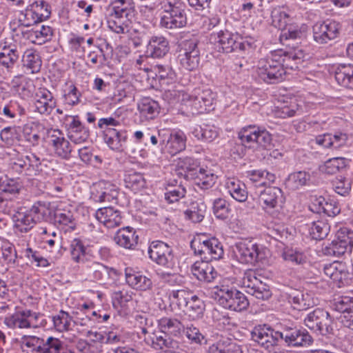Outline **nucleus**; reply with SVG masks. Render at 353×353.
<instances>
[{
    "instance_id": "26",
    "label": "nucleus",
    "mask_w": 353,
    "mask_h": 353,
    "mask_svg": "<svg viewBox=\"0 0 353 353\" xmlns=\"http://www.w3.org/2000/svg\"><path fill=\"white\" fill-rule=\"evenodd\" d=\"M97 200L99 202H113L117 200L119 192L117 186L106 181H100L96 185Z\"/></svg>"
},
{
    "instance_id": "43",
    "label": "nucleus",
    "mask_w": 353,
    "mask_h": 353,
    "mask_svg": "<svg viewBox=\"0 0 353 353\" xmlns=\"http://www.w3.org/2000/svg\"><path fill=\"white\" fill-rule=\"evenodd\" d=\"M81 97V93L79 91L74 84L70 83H65V88L63 90L62 99L63 103L69 106H75L78 105Z\"/></svg>"
},
{
    "instance_id": "14",
    "label": "nucleus",
    "mask_w": 353,
    "mask_h": 353,
    "mask_svg": "<svg viewBox=\"0 0 353 353\" xmlns=\"http://www.w3.org/2000/svg\"><path fill=\"white\" fill-rule=\"evenodd\" d=\"M150 258L157 264L171 268L173 266L172 249L167 243L157 241H153L148 250Z\"/></svg>"
},
{
    "instance_id": "59",
    "label": "nucleus",
    "mask_w": 353,
    "mask_h": 353,
    "mask_svg": "<svg viewBox=\"0 0 353 353\" xmlns=\"http://www.w3.org/2000/svg\"><path fill=\"white\" fill-rule=\"evenodd\" d=\"M332 307L336 311L347 314L353 311V297L349 296H341L334 299Z\"/></svg>"
},
{
    "instance_id": "32",
    "label": "nucleus",
    "mask_w": 353,
    "mask_h": 353,
    "mask_svg": "<svg viewBox=\"0 0 353 353\" xmlns=\"http://www.w3.org/2000/svg\"><path fill=\"white\" fill-rule=\"evenodd\" d=\"M192 179L194 181L196 185L203 190L209 189L215 183L216 176L208 168H199Z\"/></svg>"
},
{
    "instance_id": "63",
    "label": "nucleus",
    "mask_w": 353,
    "mask_h": 353,
    "mask_svg": "<svg viewBox=\"0 0 353 353\" xmlns=\"http://www.w3.org/2000/svg\"><path fill=\"white\" fill-rule=\"evenodd\" d=\"M185 193V189L181 185L171 187L170 189L165 193V199L168 203H172L179 201L180 199L183 198Z\"/></svg>"
},
{
    "instance_id": "36",
    "label": "nucleus",
    "mask_w": 353,
    "mask_h": 353,
    "mask_svg": "<svg viewBox=\"0 0 353 353\" xmlns=\"http://www.w3.org/2000/svg\"><path fill=\"white\" fill-rule=\"evenodd\" d=\"M138 109L146 119H152L159 114V105L154 100L145 97L139 103Z\"/></svg>"
},
{
    "instance_id": "62",
    "label": "nucleus",
    "mask_w": 353,
    "mask_h": 353,
    "mask_svg": "<svg viewBox=\"0 0 353 353\" xmlns=\"http://www.w3.org/2000/svg\"><path fill=\"white\" fill-rule=\"evenodd\" d=\"M37 125L35 123H27L23 126V134L26 141L33 145L38 144L40 135L36 130Z\"/></svg>"
},
{
    "instance_id": "42",
    "label": "nucleus",
    "mask_w": 353,
    "mask_h": 353,
    "mask_svg": "<svg viewBox=\"0 0 353 353\" xmlns=\"http://www.w3.org/2000/svg\"><path fill=\"white\" fill-rule=\"evenodd\" d=\"M41 353H74L65 347L63 343L59 339L48 336L44 340Z\"/></svg>"
},
{
    "instance_id": "38",
    "label": "nucleus",
    "mask_w": 353,
    "mask_h": 353,
    "mask_svg": "<svg viewBox=\"0 0 353 353\" xmlns=\"http://www.w3.org/2000/svg\"><path fill=\"white\" fill-rule=\"evenodd\" d=\"M288 302L294 309L299 311L305 310L314 304L308 294H304L301 292L297 291L289 295Z\"/></svg>"
},
{
    "instance_id": "54",
    "label": "nucleus",
    "mask_w": 353,
    "mask_h": 353,
    "mask_svg": "<svg viewBox=\"0 0 353 353\" xmlns=\"http://www.w3.org/2000/svg\"><path fill=\"white\" fill-rule=\"evenodd\" d=\"M316 205H318L319 210L328 216L334 217L341 212V208L336 201L333 199L325 200L323 197H319L316 200Z\"/></svg>"
},
{
    "instance_id": "48",
    "label": "nucleus",
    "mask_w": 353,
    "mask_h": 353,
    "mask_svg": "<svg viewBox=\"0 0 353 353\" xmlns=\"http://www.w3.org/2000/svg\"><path fill=\"white\" fill-rule=\"evenodd\" d=\"M44 340V338L36 336L23 335L20 340V344L23 350L26 348L32 353H41Z\"/></svg>"
},
{
    "instance_id": "13",
    "label": "nucleus",
    "mask_w": 353,
    "mask_h": 353,
    "mask_svg": "<svg viewBox=\"0 0 353 353\" xmlns=\"http://www.w3.org/2000/svg\"><path fill=\"white\" fill-rule=\"evenodd\" d=\"M252 339L265 349L271 350L280 340V332L263 325L254 327L251 332Z\"/></svg>"
},
{
    "instance_id": "29",
    "label": "nucleus",
    "mask_w": 353,
    "mask_h": 353,
    "mask_svg": "<svg viewBox=\"0 0 353 353\" xmlns=\"http://www.w3.org/2000/svg\"><path fill=\"white\" fill-rule=\"evenodd\" d=\"M169 51L168 41L163 37H152L150 40L146 50L148 57L161 58Z\"/></svg>"
},
{
    "instance_id": "52",
    "label": "nucleus",
    "mask_w": 353,
    "mask_h": 353,
    "mask_svg": "<svg viewBox=\"0 0 353 353\" xmlns=\"http://www.w3.org/2000/svg\"><path fill=\"white\" fill-rule=\"evenodd\" d=\"M177 167L183 170L184 173L180 172L181 174H183L187 178L192 179L194 174V172H197L200 168L198 161L194 158L185 157L180 158L177 163Z\"/></svg>"
},
{
    "instance_id": "49",
    "label": "nucleus",
    "mask_w": 353,
    "mask_h": 353,
    "mask_svg": "<svg viewBox=\"0 0 353 353\" xmlns=\"http://www.w3.org/2000/svg\"><path fill=\"white\" fill-rule=\"evenodd\" d=\"M192 296V293L185 289L172 290L170 293L169 298L173 305H176L178 309L185 308L188 305V302Z\"/></svg>"
},
{
    "instance_id": "19",
    "label": "nucleus",
    "mask_w": 353,
    "mask_h": 353,
    "mask_svg": "<svg viewBox=\"0 0 353 353\" xmlns=\"http://www.w3.org/2000/svg\"><path fill=\"white\" fill-rule=\"evenodd\" d=\"M349 135L342 132H335L334 134L325 133L316 137V143L325 148L340 149L347 145Z\"/></svg>"
},
{
    "instance_id": "12",
    "label": "nucleus",
    "mask_w": 353,
    "mask_h": 353,
    "mask_svg": "<svg viewBox=\"0 0 353 353\" xmlns=\"http://www.w3.org/2000/svg\"><path fill=\"white\" fill-rule=\"evenodd\" d=\"M158 137L160 139L161 150L171 155H174L185 148L186 137L181 131L173 133L159 131Z\"/></svg>"
},
{
    "instance_id": "6",
    "label": "nucleus",
    "mask_w": 353,
    "mask_h": 353,
    "mask_svg": "<svg viewBox=\"0 0 353 353\" xmlns=\"http://www.w3.org/2000/svg\"><path fill=\"white\" fill-rule=\"evenodd\" d=\"M234 253L242 263L254 264L265 259V250L251 240H242L236 243Z\"/></svg>"
},
{
    "instance_id": "11",
    "label": "nucleus",
    "mask_w": 353,
    "mask_h": 353,
    "mask_svg": "<svg viewBox=\"0 0 353 353\" xmlns=\"http://www.w3.org/2000/svg\"><path fill=\"white\" fill-rule=\"evenodd\" d=\"M242 285L246 292L259 300H268L272 296L269 286L256 277L255 272L248 271L242 279Z\"/></svg>"
},
{
    "instance_id": "51",
    "label": "nucleus",
    "mask_w": 353,
    "mask_h": 353,
    "mask_svg": "<svg viewBox=\"0 0 353 353\" xmlns=\"http://www.w3.org/2000/svg\"><path fill=\"white\" fill-rule=\"evenodd\" d=\"M124 183L127 188L137 192L145 188L146 182L142 174L133 172L125 175Z\"/></svg>"
},
{
    "instance_id": "10",
    "label": "nucleus",
    "mask_w": 353,
    "mask_h": 353,
    "mask_svg": "<svg viewBox=\"0 0 353 353\" xmlns=\"http://www.w3.org/2000/svg\"><path fill=\"white\" fill-rule=\"evenodd\" d=\"M43 205L32 206L30 209L21 208L13 216L14 228L16 232L26 233L34 225L39 217L36 216L41 212Z\"/></svg>"
},
{
    "instance_id": "58",
    "label": "nucleus",
    "mask_w": 353,
    "mask_h": 353,
    "mask_svg": "<svg viewBox=\"0 0 353 353\" xmlns=\"http://www.w3.org/2000/svg\"><path fill=\"white\" fill-rule=\"evenodd\" d=\"M310 179V176L308 173L299 171L289 175L287 184L292 189H298L299 187L305 185Z\"/></svg>"
},
{
    "instance_id": "16",
    "label": "nucleus",
    "mask_w": 353,
    "mask_h": 353,
    "mask_svg": "<svg viewBox=\"0 0 353 353\" xmlns=\"http://www.w3.org/2000/svg\"><path fill=\"white\" fill-rule=\"evenodd\" d=\"M68 137L75 144H80L87 141L90 132L81 122L78 116H67L65 118Z\"/></svg>"
},
{
    "instance_id": "39",
    "label": "nucleus",
    "mask_w": 353,
    "mask_h": 353,
    "mask_svg": "<svg viewBox=\"0 0 353 353\" xmlns=\"http://www.w3.org/2000/svg\"><path fill=\"white\" fill-rule=\"evenodd\" d=\"M72 207L69 208H58L54 212V221L60 226H68L71 229L75 228V219Z\"/></svg>"
},
{
    "instance_id": "30",
    "label": "nucleus",
    "mask_w": 353,
    "mask_h": 353,
    "mask_svg": "<svg viewBox=\"0 0 353 353\" xmlns=\"http://www.w3.org/2000/svg\"><path fill=\"white\" fill-rule=\"evenodd\" d=\"M114 239L119 245L126 249H132L137 244L138 235L133 228L127 227L119 230Z\"/></svg>"
},
{
    "instance_id": "47",
    "label": "nucleus",
    "mask_w": 353,
    "mask_h": 353,
    "mask_svg": "<svg viewBox=\"0 0 353 353\" xmlns=\"http://www.w3.org/2000/svg\"><path fill=\"white\" fill-rule=\"evenodd\" d=\"M281 256L285 261L292 265H302L307 261L306 256L302 252L289 247L282 250Z\"/></svg>"
},
{
    "instance_id": "27",
    "label": "nucleus",
    "mask_w": 353,
    "mask_h": 353,
    "mask_svg": "<svg viewBox=\"0 0 353 353\" xmlns=\"http://www.w3.org/2000/svg\"><path fill=\"white\" fill-rule=\"evenodd\" d=\"M19 57V54L14 44L8 41L0 43V64L7 68H12Z\"/></svg>"
},
{
    "instance_id": "35",
    "label": "nucleus",
    "mask_w": 353,
    "mask_h": 353,
    "mask_svg": "<svg viewBox=\"0 0 353 353\" xmlns=\"http://www.w3.org/2000/svg\"><path fill=\"white\" fill-rule=\"evenodd\" d=\"M161 332L173 336H178L183 331L184 326L180 321L175 318L163 317L158 321Z\"/></svg>"
},
{
    "instance_id": "2",
    "label": "nucleus",
    "mask_w": 353,
    "mask_h": 353,
    "mask_svg": "<svg viewBox=\"0 0 353 353\" xmlns=\"http://www.w3.org/2000/svg\"><path fill=\"white\" fill-rule=\"evenodd\" d=\"M190 247L195 254L200 256L201 259L209 261L219 260L224 254L223 245L216 238L196 236L192 240Z\"/></svg>"
},
{
    "instance_id": "4",
    "label": "nucleus",
    "mask_w": 353,
    "mask_h": 353,
    "mask_svg": "<svg viewBox=\"0 0 353 353\" xmlns=\"http://www.w3.org/2000/svg\"><path fill=\"white\" fill-rule=\"evenodd\" d=\"M4 323L12 329H29L43 327L46 321L42 314L26 309L6 317Z\"/></svg>"
},
{
    "instance_id": "9",
    "label": "nucleus",
    "mask_w": 353,
    "mask_h": 353,
    "mask_svg": "<svg viewBox=\"0 0 353 353\" xmlns=\"http://www.w3.org/2000/svg\"><path fill=\"white\" fill-rule=\"evenodd\" d=\"M215 98L216 94L211 90L206 89L194 95L183 94L182 102L190 109L192 114L203 113L211 109Z\"/></svg>"
},
{
    "instance_id": "45",
    "label": "nucleus",
    "mask_w": 353,
    "mask_h": 353,
    "mask_svg": "<svg viewBox=\"0 0 353 353\" xmlns=\"http://www.w3.org/2000/svg\"><path fill=\"white\" fill-rule=\"evenodd\" d=\"M257 128L255 125L243 128L238 133L240 142L248 148H255Z\"/></svg>"
},
{
    "instance_id": "55",
    "label": "nucleus",
    "mask_w": 353,
    "mask_h": 353,
    "mask_svg": "<svg viewBox=\"0 0 353 353\" xmlns=\"http://www.w3.org/2000/svg\"><path fill=\"white\" fill-rule=\"evenodd\" d=\"M166 334L161 332L152 338V344L155 348L172 350L178 347V342Z\"/></svg>"
},
{
    "instance_id": "57",
    "label": "nucleus",
    "mask_w": 353,
    "mask_h": 353,
    "mask_svg": "<svg viewBox=\"0 0 353 353\" xmlns=\"http://www.w3.org/2000/svg\"><path fill=\"white\" fill-rule=\"evenodd\" d=\"M52 321L55 329L59 332L68 331L70 329L72 317L63 310H61L57 315L54 316Z\"/></svg>"
},
{
    "instance_id": "24",
    "label": "nucleus",
    "mask_w": 353,
    "mask_h": 353,
    "mask_svg": "<svg viewBox=\"0 0 353 353\" xmlns=\"http://www.w3.org/2000/svg\"><path fill=\"white\" fill-rule=\"evenodd\" d=\"M95 217L108 228L119 226L122 221L120 211L112 207L99 208L95 213Z\"/></svg>"
},
{
    "instance_id": "37",
    "label": "nucleus",
    "mask_w": 353,
    "mask_h": 353,
    "mask_svg": "<svg viewBox=\"0 0 353 353\" xmlns=\"http://www.w3.org/2000/svg\"><path fill=\"white\" fill-rule=\"evenodd\" d=\"M236 36L234 35L228 30H221L216 34V42L220 46L219 50L221 49L223 52L229 53L235 50V43Z\"/></svg>"
},
{
    "instance_id": "64",
    "label": "nucleus",
    "mask_w": 353,
    "mask_h": 353,
    "mask_svg": "<svg viewBox=\"0 0 353 353\" xmlns=\"http://www.w3.org/2000/svg\"><path fill=\"white\" fill-rule=\"evenodd\" d=\"M333 188L338 194L346 196L351 190V184L345 177L340 176L333 181Z\"/></svg>"
},
{
    "instance_id": "22",
    "label": "nucleus",
    "mask_w": 353,
    "mask_h": 353,
    "mask_svg": "<svg viewBox=\"0 0 353 353\" xmlns=\"http://www.w3.org/2000/svg\"><path fill=\"white\" fill-rule=\"evenodd\" d=\"M125 276L127 283L133 289L146 291L152 288V280L140 271L127 268L125 270Z\"/></svg>"
},
{
    "instance_id": "53",
    "label": "nucleus",
    "mask_w": 353,
    "mask_h": 353,
    "mask_svg": "<svg viewBox=\"0 0 353 353\" xmlns=\"http://www.w3.org/2000/svg\"><path fill=\"white\" fill-rule=\"evenodd\" d=\"M330 230V226L326 220L321 219L312 223L310 234L312 239L321 240L325 238Z\"/></svg>"
},
{
    "instance_id": "15",
    "label": "nucleus",
    "mask_w": 353,
    "mask_h": 353,
    "mask_svg": "<svg viewBox=\"0 0 353 353\" xmlns=\"http://www.w3.org/2000/svg\"><path fill=\"white\" fill-rule=\"evenodd\" d=\"M31 7V9H26L25 12L23 11L18 12V22L30 20V17H31L33 22H43L50 18L51 14L50 7L46 2L43 1L39 3L34 1Z\"/></svg>"
},
{
    "instance_id": "44",
    "label": "nucleus",
    "mask_w": 353,
    "mask_h": 353,
    "mask_svg": "<svg viewBox=\"0 0 353 353\" xmlns=\"http://www.w3.org/2000/svg\"><path fill=\"white\" fill-rule=\"evenodd\" d=\"M227 188L230 195L239 202H244L248 199V192L245 185L239 181L230 180L227 183Z\"/></svg>"
},
{
    "instance_id": "31",
    "label": "nucleus",
    "mask_w": 353,
    "mask_h": 353,
    "mask_svg": "<svg viewBox=\"0 0 353 353\" xmlns=\"http://www.w3.org/2000/svg\"><path fill=\"white\" fill-rule=\"evenodd\" d=\"M50 142L58 156L63 159L70 157L72 151L70 142L62 135L59 130L54 131V134L51 135Z\"/></svg>"
},
{
    "instance_id": "25",
    "label": "nucleus",
    "mask_w": 353,
    "mask_h": 353,
    "mask_svg": "<svg viewBox=\"0 0 353 353\" xmlns=\"http://www.w3.org/2000/svg\"><path fill=\"white\" fill-rule=\"evenodd\" d=\"M90 274L92 279L100 284H106L112 276L117 275V271L102 263L94 262L88 267Z\"/></svg>"
},
{
    "instance_id": "60",
    "label": "nucleus",
    "mask_w": 353,
    "mask_h": 353,
    "mask_svg": "<svg viewBox=\"0 0 353 353\" xmlns=\"http://www.w3.org/2000/svg\"><path fill=\"white\" fill-rule=\"evenodd\" d=\"M348 160L343 157H335L327 160L324 165L325 172L333 174L347 166Z\"/></svg>"
},
{
    "instance_id": "33",
    "label": "nucleus",
    "mask_w": 353,
    "mask_h": 353,
    "mask_svg": "<svg viewBox=\"0 0 353 353\" xmlns=\"http://www.w3.org/2000/svg\"><path fill=\"white\" fill-rule=\"evenodd\" d=\"M276 52H281V65L283 68L296 70L299 68V65L304 59V52L301 50H294L289 52H283L282 50L276 51Z\"/></svg>"
},
{
    "instance_id": "20",
    "label": "nucleus",
    "mask_w": 353,
    "mask_h": 353,
    "mask_svg": "<svg viewBox=\"0 0 353 353\" xmlns=\"http://www.w3.org/2000/svg\"><path fill=\"white\" fill-rule=\"evenodd\" d=\"M339 23H314L313 26L314 39L323 44L335 39L339 34Z\"/></svg>"
},
{
    "instance_id": "17",
    "label": "nucleus",
    "mask_w": 353,
    "mask_h": 353,
    "mask_svg": "<svg viewBox=\"0 0 353 353\" xmlns=\"http://www.w3.org/2000/svg\"><path fill=\"white\" fill-rule=\"evenodd\" d=\"M280 339H283L288 345L303 346L310 344L312 336L305 330L296 327H284L280 332Z\"/></svg>"
},
{
    "instance_id": "34",
    "label": "nucleus",
    "mask_w": 353,
    "mask_h": 353,
    "mask_svg": "<svg viewBox=\"0 0 353 353\" xmlns=\"http://www.w3.org/2000/svg\"><path fill=\"white\" fill-rule=\"evenodd\" d=\"M337 83L346 88L353 89V65L348 64L339 65L334 73Z\"/></svg>"
},
{
    "instance_id": "23",
    "label": "nucleus",
    "mask_w": 353,
    "mask_h": 353,
    "mask_svg": "<svg viewBox=\"0 0 353 353\" xmlns=\"http://www.w3.org/2000/svg\"><path fill=\"white\" fill-rule=\"evenodd\" d=\"M56 105L52 94L46 88H40L36 93L35 111L41 114L48 115Z\"/></svg>"
},
{
    "instance_id": "28",
    "label": "nucleus",
    "mask_w": 353,
    "mask_h": 353,
    "mask_svg": "<svg viewBox=\"0 0 353 353\" xmlns=\"http://www.w3.org/2000/svg\"><path fill=\"white\" fill-rule=\"evenodd\" d=\"M104 141L112 150H123V143L126 141L125 131L117 130L114 128H105L103 131Z\"/></svg>"
},
{
    "instance_id": "50",
    "label": "nucleus",
    "mask_w": 353,
    "mask_h": 353,
    "mask_svg": "<svg viewBox=\"0 0 353 353\" xmlns=\"http://www.w3.org/2000/svg\"><path fill=\"white\" fill-rule=\"evenodd\" d=\"M185 308L186 312L190 317L193 320L199 319L203 316L205 310V304L201 299L198 298L196 295L192 294L188 302V305H187Z\"/></svg>"
},
{
    "instance_id": "41",
    "label": "nucleus",
    "mask_w": 353,
    "mask_h": 353,
    "mask_svg": "<svg viewBox=\"0 0 353 353\" xmlns=\"http://www.w3.org/2000/svg\"><path fill=\"white\" fill-rule=\"evenodd\" d=\"M52 36V29L48 26H37L29 34L32 42L41 45L49 41Z\"/></svg>"
},
{
    "instance_id": "46",
    "label": "nucleus",
    "mask_w": 353,
    "mask_h": 353,
    "mask_svg": "<svg viewBox=\"0 0 353 353\" xmlns=\"http://www.w3.org/2000/svg\"><path fill=\"white\" fill-rule=\"evenodd\" d=\"M22 61L23 65L31 70L32 73L39 72L41 67V60L39 54L32 49L25 51Z\"/></svg>"
},
{
    "instance_id": "1",
    "label": "nucleus",
    "mask_w": 353,
    "mask_h": 353,
    "mask_svg": "<svg viewBox=\"0 0 353 353\" xmlns=\"http://www.w3.org/2000/svg\"><path fill=\"white\" fill-rule=\"evenodd\" d=\"M281 52L274 51L265 59L259 61V77L268 83H277L285 79L286 71L281 65Z\"/></svg>"
},
{
    "instance_id": "56",
    "label": "nucleus",
    "mask_w": 353,
    "mask_h": 353,
    "mask_svg": "<svg viewBox=\"0 0 353 353\" xmlns=\"http://www.w3.org/2000/svg\"><path fill=\"white\" fill-rule=\"evenodd\" d=\"M86 247L79 239H74L70 244L72 259L76 263H83L86 254Z\"/></svg>"
},
{
    "instance_id": "61",
    "label": "nucleus",
    "mask_w": 353,
    "mask_h": 353,
    "mask_svg": "<svg viewBox=\"0 0 353 353\" xmlns=\"http://www.w3.org/2000/svg\"><path fill=\"white\" fill-rule=\"evenodd\" d=\"M230 208L228 202L221 198L216 199L213 203V212L219 219H226L230 214Z\"/></svg>"
},
{
    "instance_id": "7",
    "label": "nucleus",
    "mask_w": 353,
    "mask_h": 353,
    "mask_svg": "<svg viewBox=\"0 0 353 353\" xmlns=\"http://www.w3.org/2000/svg\"><path fill=\"white\" fill-rule=\"evenodd\" d=\"M353 248V232L347 228L338 230L336 239L323 248V253L328 256L339 257Z\"/></svg>"
},
{
    "instance_id": "8",
    "label": "nucleus",
    "mask_w": 353,
    "mask_h": 353,
    "mask_svg": "<svg viewBox=\"0 0 353 353\" xmlns=\"http://www.w3.org/2000/svg\"><path fill=\"white\" fill-rule=\"evenodd\" d=\"M304 324L312 331L321 335H327L333 332L332 317L327 311L321 308L308 313L304 319Z\"/></svg>"
},
{
    "instance_id": "5",
    "label": "nucleus",
    "mask_w": 353,
    "mask_h": 353,
    "mask_svg": "<svg viewBox=\"0 0 353 353\" xmlns=\"http://www.w3.org/2000/svg\"><path fill=\"white\" fill-rule=\"evenodd\" d=\"M199 43L198 39L194 37L179 42L178 59L180 65L187 70L193 71L199 67L200 62Z\"/></svg>"
},
{
    "instance_id": "18",
    "label": "nucleus",
    "mask_w": 353,
    "mask_h": 353,
    "mask_svg": "<svg viewBox=\"0 0 353 353\" xmlns=\"http://www.w3.org/2000/svg\"><path fill=\"white\" fill-rule=\"evenodd\" d=\"M259 201L260 204L263 205V206L265 209L281 208L285 201V198L280 188L268 187L260 192Z\"/></svg>"
},
{
    "instance_id": "40",
    "label": "nucleus",
    "mask_w": 353,
    "mask_h": 353,
    "mask_svg": "<svg viewBox=\"0 0 353 353\" xmlns=\"http://www.w3.org/2000/svg\"><path fill=\"white\" fill-rule=\"evenodd\" d=\"M192 134L199 140L211 142L216 139L219 132L213 125H205L202 127L196 125L193 127Z\"/></svg>"
},
{
    "instance_id": "21",
    "label": "nucleus",
    "mask_w": 353,
    "mask_h": 353,
    "mask_svg": "<svg viewBox=\"0 0 353 353\" xmlns=\"http://www.w3.org/2000/svg\"><path fill=\"white\" fill-rule=\"evenodd\" d=\"M163 8L165 14L161 17V22H167L166 19H170V22H183L186 19L183 5L179 0H168Z\"/></svg>"
},
{
    "instance_id": "3",
    "label": "nucleus",
    "mask_w": 353,
    "mask_h": 353,
    "mask_svg": "<svg viewBox=\"0 0 353 353\" xmlns=\"http://www.w3.org/2000/svg\"><path fill=\"white\" fill-rule=\"evenodd\" d=\"M215 290L214 299L225 309L240 312L245 310L249 305L245 294L234 288L222 285L216 287Z\"/></svg>"
}]
</instances>
